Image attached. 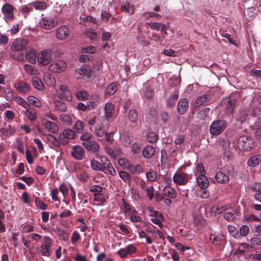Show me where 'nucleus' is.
Listing matches in <instances>:
<instances>
[{"label": "nucleus", "mask_w": 261, "mask_h": 261, "mask_svg": "<svg viewBox=\"0 0 261 261\" xmlns=\"http://www.w3.org/2000/svg\"><path fill=\"white\" fill-rule=\"evenodd\" d=\"M237 147L244 151H249L252 149L254 145V141L253 138L249 136H240L237 141Z\"/></svg>", "instance_id": "1"}, {"label": "nucleus", "mask_w": 261, "mask_h": 261, "mask_svg": "<svg viewBox=\"0 0 261 261\" xmlns=\"http://www.w3.org/2000/svg\"><path fill=\"white\" fill-rule=\"evenodd\" d=\"M226 125V122L224 120L221 119L214 121L210 126V133L213 135H218L225 129Z\"/></svg>", "instance_id": "2"}, {"label": "nucleus", "mask_w": 261, "mask_h": 261, "mask_svg": "<svg viewBox=\"0 0 261 261\" xmlns=\"http://www.w3.org/2000/svg\"><path fill=\"white\" fill-rule=\"evenodd\" d=\"M43 238L44 242L39 247V251L42 255L49 257L53 241L50 237L47 236H44Z\"/></svg>", "instance_id": "3"}, {"label": "nucleus", "mask_w": 261, "mask_h": 261, "mask_svg": "<svg viewBox=\"0 0 261 261\" xmlns=\"http://www.w3.org/2000/svg\"><path fill=\"white\" fill-rule=\"evenodd\" d=\"M191 176L182 172H176L173 176V181L179 185H184L191 179Z\"/></svg>", "instance_id": "4"}, {"label": "nucleus", "mask_w": 261, "mask_h": 261, "mask_svg": "<svg viewBox=\"0 0 261 261\" xmlns=\"http://www.w3.org/2000/svg\"><path fill=\"white\" fill-rule=\"evenodd\" d=\"M55 97L58 99H65L67 101L72 99V94L66 85H61Z\"/></svg>", "instance_id": "5"}, {"label": "nucleus", "mask_w": 261, "mask_h": 261, "mask_svg": "<svg viewBox=\"0 0 261 261\" xmlns=\"http://www.w3.org/2000/svg\"><path fill=\"white\" fill-rule=\"evenodd\" d=\"M57 21L51 17H46L42 18L39 22V25L43 29L49 30L56 26Z\"/></svg>", "instance_id": "6"}, {"label": "nucleus", "mask_w": 261, "mask_h": 261, "mask_svg": "<svg viewBox=\"0 0 261 261\" xmlns=\"http://www.w3.org/2000/svg\"><path fill=\"white\" fill-rule=\"evenodd\" d=\"M51 51L50 50H44L40 53L37 56L38 63L42 65H48L51 61Z\"/></svg>", "instance_id": "7"}, {"label": "nucleus", "mask_w": 261, "mask_h": 261, "mask_svg": "<svg viewBox=\"0 0 261 261\" xmlns=\"http://www.w3.org/2000/svg\"><path fill=\"white\" fill-rule=\"evenodd\" d=\"M28 44V40L25 38L15 39L11 46V49L13 51H20L25 49Z\"/></svg>", "instance_id": "8"}, {"label": "nucleus", "mask_w": 261, "mask_h": 261, "mask_svg": "<svg viewBox=\"0 0 261 261\" xmlns=\"http://www.w3.org/2000/svg\"><path fill=\"white\" fill-rule=\"evenodd\" d=\"M14 7L9 4H5L2 8V12L4 14V19L6 22L12 20L14 18L13 14Z\"/></svg>", "instance_id": "9"}, {"label": "nucleus", "mask_w": 261, "mask_h": 261, "mask_svg": "<svg viewBox=\"0 0 261 261\" xmlns=\"http://www.w3.org/2000/svg\"><path fill=\"white\" fill-rule=\"evenodd\" d=\"M66 68V63L62 60H57L53 62L49 67L51 71L55 73H60L64 71Z\"/></svg>", "instance_id": "10"}, {"label": "nucleus", "mask_w": 261, "mask_h": 261, "mask_svg": "<svg viewBox=\"0 0 261 261\" xmlns=\"http://www.w3.org/2000/svg\"><path fill=\"white\" fill-rule=\"evenodd\" d=\"M71 154L75 159L81 161L84 159L85 151L82 146L75 145L72 148Z\"/></svg>", "instance_id": "11"}, {"label": "nucleus", "mask_w": 261, "mask_h": 261, "mask_svg": "<svg viewBox=\"0 0 261 261\" xmlns=\"http://www.w3.org/2000/svg\"><path fill=\"white\" fill-rule=\"evenodd\" d=\"M69 28L66 25H62L57 30L56 36L58 39L63 40L69 36Z\"/></svg>", "instance_id": "12"}, {"label": "nucleus", "mask_w": 261, "mask_h": 261, "mask_svg": "<svg viewBox=\"0 0 261 261\" xmlns=\"http://www.w3.org/2000/svg\"><path fill=\"white\" fill-rule=\"evenodd\" d=\"M212 98L211 94H204L200 96L197 98L196 100L194 103V106L196 108L199 107L200 106L208 103Z\"/></svg>", "instance_id": "13"}, {"label": "nucleus", "mask_w": 261, "mask_h": 261, "mask_svg": "<svg viewBox=\"0 0 261 261\" xmlns=\"http://www.w3.org/2000/svg\"><path fill=\"white\" fill-rule=\"evenodd\" d=\"M215 178L217 182L219 184H226L229 181V176L222 171H218L215 175Z\"/></svg>", "instance_id": "14"}, {"label": "nucleus", "mask_w": 261, "mask_h": 261, "mask_svg": "<svg viewBox=\"0 0 261 261\" xmlns=\"http://www.w3.org/2000/svg\"><path fill=\"white\" fill-rule=\"evenodd\" d=\"M196 180L198 185L201 189H206L209 186V181L205 175L199 174Z\"/></svg>", "instance_id": "15"}, {"label": "nucleus", "mask_w": 261, "mask_h": 261, "mask_svg": "<svg viewBox=\"0 0 261 261\" xmlns=\"http://www.w3.org/2000/svg\"><path fill=\"white\" fill-rule=\"evenodd\" d=\"M82 145L88 151L95 152L98 151L99 149L98 144L95 141L90 140L89 141H86L82 143Z\"/></svg>", "instance_id": "16"}, {"label": "nucleus", "mask_w": 261, "mask_h": 261, "mask_svg": "<svg viewBox=\"0 0 261 261\" xmlns=\"http://www.w3.org/2000/svg\"><path fill=\"white\" fill-rule=\"evenodd\" d=\"M210 240L214 245H219L225 242V239L224 236L222 234L216 235L211 234Z\"/></svg>", "instance_id": "17"}, {"label": "nucleus", "mask_w": 261, "mask_h": 261, "mask_svg": "<svg viewBox=\"0 0 261 261\" xmlns=\"http://www.w3.org/2000/svg\"><path fill=\"white\" fill-rule=\"evenodd\" d=\"M155 153V149L151 145L146 146L142 150V154L145 158L151 159Z\"/></svg>", "instance_id": "18"}, {"label": "nucleus", "mask_w": 261, "mask_h": 261, "mask_svg": "<svg viewBox=\"0 0 261 261\" xmlns=\"http://www.w3.org/2000/svg\"><path fill=\"white\" fill-rule=\"evenodd\" d=\"M189 101L186 98L180 99L178 103L177 111L180 115L183 114L187 110Z\"/></svg>", "instance_id": "19"}, {"label": "nucleus", "mask_w": 261, "mask_h": 261, "mask_svg": "<svg viewBox=\"0 0 261 261\" xmlns=\"http://www.w3.org/2000/svg\"><path fill=\"white\" fill-rule=\"evenodd\" d=\"M105 116L107 121H110L112 115L114 112V106L111 103H107L105 107Z\"/></svg>", "instance_id": "20"}, {"label": "nucleus", "mask_w": 261, "mask_h": 261, "mask_svg": "<svg viewBox=\"0 0 261 261\" xmlns=\"http://www.w3.org/2000/svg\"><path fill=\"white\" fill-rule=\"evenodd\" d=\"M261 162V154H257L251 156L247 161V165L250 167H256Z\"/></svg>", "instance_id": "21"}, {"label": "nucleus", "mask_w": 261, "mask_h": 261, "mask_svg": "<svg viewBox=\"0 0 261 261\" xmlns=\"http://www.w3.org/2000/svg\"><path fill=\"white\" fill-rule=\"evenodd\" d=\"M55 107L56 111L65 112L67 110V106L62 99L55 97Z\"/></svg>", "instance_id": "22"}, {"label": "nucleus", "mask_w": 261, "mask_h": 261, "mask_svg": "<svg viewBox=\"0 0 261 261\" xmlns=\"http://www.w3.org/2000/svg\"><path fill=\"white\" fill-rule=\"evenodd\" d=\"M24 115L30 121H34L37 118L36 110L34 108L30 107L25 110Z\"/></svg>", "instance_id": "23"}, {"label": "nucleus", "mask_w": 261, "mask_h": 261, "mask_svg": "<svg viewBox=\"0 0 261 261\" xmlns=\"http://www.w3.org/2000/svg\"><path fill=\"white\" fill-rule=\"evenodd\" d=\"M102 166V171L104 172L105 170H107L109 174L112 176H115L116 175V171L112 166L110 161H108L103 164H101Z\"/></svg>", "instance_id": "24"}, {"label": "nucleus", "mask_w": 261, "mask_h": 261, "mask_svg": "<svg viewBox=\"0 0 261 261\" xmlns=\"http://www.w3.org/2000/svg\"><path fill=\"white\" fill-rule=\"evenodd\" d=\"M105 119H103L99 125L96 126L95 128V134L98 137H103L106 133L105 126L103 125V122Z\"/></svg>", "instance_id": "25"}, {"label": "nucleus", "mask_w": 261, "mask_h": 261, "mask_svg": "<svg viewBox=\"0 0 261 261\" xmlns=\"http://www.w3.org/2000/svg\"><path fill=\"white\" fill-rule=\"evenodd\" d=\"M45 126L50 132L53 134L57 133L59 130L58 125L54 122L47 121L45 123Z\"/></svg>", "instance_id": "26"}, {"label": "nucleus", "mask_w": 261, "mask_h": 261, "mask_svg": "<svg viewBox=\"0 0 261 261\" xmlns=\"http://www.w3.org/2000/svg\"><path fill=\"white\" fill-rule=\"evenodd\" d=\"M91 70L90 67L87 65H83L79 69L78 73L79 74L83 76H86L87 77H90Z\"/></svg>", "instance_id": "27"}, {"label": "nucleus", "mask_w": 261, "mask_h": 261, "mask_svg": "<svg viewBox=\"0 0 261 261\" xmlns=\"http://www.w3.org/2000/svg\"><path fill=\"white\" fill-rule=\"evenodd\" d=\"M163 195L164 197H167L170 198H174L176 196V193L174 190L170 188L169 187H166L162 191Z\"/></svg>", "instance_id": "28"}, {"label": "nucleus", "mask_w": 261, "mask_h": 261, "mask_svg": "<svg viewBox=\"0 0 261 261\" xmlns=\"http://www.w3.org/2000/svg\"><path fill=\"white\" fill-rule=\"evenodd\" d=\"M36 51L34 49H30L26 53L27 60L31 63L34 64L36 62Z\"/></svg>", "instance_id": "29"}, {"label": "nucleus", "mask_w": 261, "mask_h": 261, "mask_svg": "<svg viewBox=\"0 0 261 261\" xmlns=\"http://www.w3.org/2000/svg\"><path fill=\"white\" fill-rule=\"evenodd\" d=\"M32 83L34 87L39 90H42L44 88L43 84L40 78L34 76L32 79Z\"/></svg>", "instance_id": "30"}, {"label": "nucleus", "mask_w": 261, "mask_h": 261, "mask_svg": "<svg viewBox=\"0 0 261 261\" xmlns=\"http://www.w3.org/2000/svg\"><path fill=\"white\" fill-rule=\"evenodd\" d=\"M46 140L48 143L51 144L54 147H59V142L58 139L56 138L51 134H48L46 135Z\"/></svg>", "instance_id": "31"}, {"label": "nucleus", "mask_w": 261, "mask_h": 261, "mask_svg": "<svg viewBox=\"0 0 261 261\" xmlns=\"http://www.w3.org/2000/svg\"><path fill=\"white\" fill-rule=\"evenodd\" d=\"M128 169L132 174H139L143 171V168L140 164H137L135 166L133 165H128Z\"/></svg>", "instance_id": "32"}, {"label": "nucleus", "mask_w": 261, "mask_h": 261, "mask_svg": "<svg viewBox=\"0 0 261 261\" xmlns=\"http://www.w3.org/2000/svg\"><path fill=\"white\" fill-rule=\"evenodd\" d=\"M148 26L152 30H155L158 31L167 30L166 25L159 22L148 23Z\"/></svg>", "instance_id": "33"}, {"label": "nucleus", "mask_w": 261, "mask_h": 261, "mask_svg": "<svg viewBox=\"0 0 261 261\" xmlns=\"http://www.w3.org/2000/svg\"><path fill=\"white\" fill-rule=\"evenodd\" d=\"M117 89V86L116 83H113L107 86L105 90V93L107 95H112L116 92Z\"/></svg>", "instance_id": "34"}, {"label": "nucleus", "mask_w": 261, "mask_h": 261, "mask_svg": "<svg viewBox=\"0 0 261 261\" xmlns=\"http://www.w3.org/2000/svg\"><path fill=\"white\" fill-rule=\"evenodd\" d=\"M16 90L20 93H25L30 90V87L27 83L21 82L18 84Z\"/></svg>", "instance_id": "35"}, {"label": "nucleus", "mask_w": 261, "mask_h": 261, "mask_svg": "<svg viewBox=\"0 0 261 261\" xmlns=\"http://www.w3.org/2000/svg\"><path fill=\"white\" fill-rule=\"evenodd\" d=\"M71 186H72L69 184L63 182L60 185L58 190H59L65 197L68 194V191Z\"/></svg>", "instance_id": "36"}, {"label": "nucleus", "mask_w": 261, "mask_h": 261, "mask_svg": "<svg viewBox=\"0 0 261 261\" xmlns=\"http://www.w3.org/2000/svg\"><path fill=\"white\" fill-rule=\"evenodd\" d=\"M44 81L49 87H54L56 85V80L51 74H47L44 76Z\"/></svg>", "instance_id": "37"}, {"label": "nucleus", "mask_w": 261, "mask_h": 261, "mask_svg": "<svg viewBox=\"0 0 261 261\" xmlns=\"http://www.w3.org/2000/svg\"><path fill=\"white\" fill-rule=\"evenodd\" d=\"M85 124L81 120L76 121L73 128L74 132L77 133H82L84 131Z\"/></svg>", "instance_id": "38"}, {"label": "nucleus", "mask_w": 261, "mask_h": 261, "mask_svg": "<svg viewBox=\"0 0 261 261\" xmlns=\"http://www.w3.org/2000/svg\"><path fill=\"white\" fill-rule=\"evenodd\" d=\"M56 233L57 235L60 237L61 240L65 242H66L68 240L69 234L66 230L60 228H57Z\"/></svg>", "instance_id": "39"}, {"label": "nucleus", "mask_w": 261, "mask_h": 261, "mask_svg": "<svg viewBox=\"0 0 261 261\" xmlns=\"http://www.w3.org/2000/svg\"><path fill=\"white\" fill-rule=\"evenodd\" d=\"M31 5L34 6L37 10H44L47 8V4L44 2L36 1L32 2Z\"/></svg>", "instance_id": "40"}, {"label": "nucleus", "mask_w": 261, "mask_h": 261, "mask_svg": "<svg viewBox=\"0 0 261 261\" xmlns=\"http://www.w3.org/2000/svg\"><path fill=\"white\" fill-rule=\"evenodd\" d=\"M159 138V136L156 133L150 132L146 135V140L150 143L156 142Z\"/></svg>", "instance_id": "41"}, {"label": "nucleus", "mask_w": 261, "mask_h": 261, "mask_svg": "<svg viewBox=\"0 0 261 261\" xmlns=\"http://www.w3.org/2000/svg\"><path fill=\"white\" fill-rule=\"evenodd\" d=\"M89 177V174L83 170L80 171L76 176L77 178L83 183L87 182Z\"/></svg>", "instance_id": "42"}, {"label": "nucleus", "mask_w": 261, "mask_h": 261, "mask_svg": "<svg viewBox=\"0 0 261 261\" xmlns=\"http://www.w3.org/2000/svg\"><path fill=\"white\" fill-rule=\"evenodd\" d=\"M128 118L130 122L133 123L137 122L138 119V116L137 111L134 109L130 110L128 114Z\"/></svg>", "instance_id": "43"}, {"label": "nucleus", "mask_w": 261, "mask_h": 261, "mask_svg": "<svg viewBox=\"0 0 261 261\" xmlns=\"http://www.w3.org/2000/svg\"><path fill=\"white\" fill-rule=\"evenodd\" d=\"M90 166L91 168L95 171H102L101 163L94 159L91 160Z\"/></svg>", "instance_id": "44"}, {"label": "nucleus", "mask_w": 261, "mask_h": 261, "mask_svg": "<svg viewBox=\"0 0 261 261\" xmlns=\"http://www.w3.org/2000/svg\"><path fill=\"white\" fill-rule=\"evenodd\" d=\"M62 133L69 140L75 138V132L71 129H64Z\"/></svg>", "instance_id": "45"}, {"label": "nucleus", "mask_w": 261, "mask_h": 261, "mask_svg": "<svg viewBox=\"0 0 261 261\" xmlns=\"http://www.w3.org/2000/svg\"><path fill=\"white\" fill-rule=\"evenodd\" d=\"M121 10L122 11L127 13L129 14H133L134 13V9L130 7V5L128 3H124L122 4Z\"/></svg>", "instance_id": "46"}, {"label": "nucleus", "mask_w": 261, "mask_h": 261, "mask_svg": "<svg viewBox=\"0 0 261 261\" xmlns=\"http://www.w3.org/2000/svg\"><path fill=\"white\" fill-rule=\"evenodd\" d=\"M15 101L17 104L25 109V110L30 107L29 103L21 97H17Z\"/></svg>", "instance_id": "47"}, {"label": "nucleus", "mask_w": 261, "mask_h": 261, "mask_svg": "<svg viewBox=\"0 0 261 261\" xmlns=\"http://www.w3.org/2000/svg\"><path fill=\"white\" fill-rule=\"evenodd\" d=\"M248 116V112L245 110H242L240 111L237 119L240 122L243 123L246 120Z\"/></svg>", "instance_id": "48"}, {"label": "nucleus", "mask_w": 261, "mask_h": 261, "mask_svg": "<svg viewBox=\"0 0 261 261\" xmlns=\"http://www.w3.org/2000/svg\"><path fill=\"white\" fill-rule=\"evenodd\" d=\"M28 100L30 104L37 107H39L40 106V103L39 101L38 98L34 96H29L28 97Z\"/></svg>", "instance_id": "49"}, {"label": "nucleus", "mask_w": 261, "mask_h": 261, "mask_svg": "<svg viewBox=\"0 0 261 261\" xmlns=\"http://www.w3.org/2000/svg\"><path fill=\"white\" fill-rule=\"evenodd\" d=\"M210 111V109L209 108H205L198 113V117L201 119H204L208 115Z\"/></svg>", "instance_id": "50"}, {"label": "nucleus", "mask_w": 261, "mask_h": 261, "mask_svg": "<svg viewBox=\"0 0 261 261\" xmlns=\"http://www.w3.org/2000/svg\"><path fill=\"white\" fill-rule=\"evenodd\" d=\"M60 120L68 125H69L72 123V120L71 117L69 115L65 114L61 115Z\"/></svg>", "instance_id": "51"}, {"label": "nucleus", "mask_w": 261, "mask_h": 261, "mask_svg": "<svg viewBox=\"0 0 261 261\" xmlns=\"http://www.w3.org/2000/svg\"><path fill=\"white\" fill-rule=\"evenodd\" d=\"M102 188L101 187L98 186V185H92L90 188V191L91 192L93 193L94 195L95 194L97 195L102 192Z\"/></svg>", "instance_id": "52"}, {"label": "nucleus", "mask_w": 261, "mask_h": 261, "mask_svg": "<svg viewBox=\"0 0 261 261\" xmlns=\"http://www.w3.org/2000/svg\"><path fill=\"white\" fill-rule=\"evenodd\" d=\"M35 203L36 206L42 210H45L47 208V205L44 203H43L39 198H36L35 200Z\"/></svg>", "instance_id": "53"}, {"label": "nucleus", "mask_w": 261, "mask_h": 261, "mask_svg": "<svg viewBox=\"0 0 261 261\" xmlns=\"http://www.w3.org/2000/svg\"><path fill=\"white\" fill-rule=\"evenodd\" d=\"M120 177L124 181H130L132 179L130 174L126 172L121 171L119 172Z\"/></svg>", "instance_id": "54"}, {"label": "nucleus", "mask_w": 261, "mask_h": 261, "mask_svg": "<svg viewBox=\"0 0 261 261\" xmlns=\"http://www.w3.org/2000/svg\"><path fill=\"white\" fill-rule=\"evenodd\" d=\"M58 140L59 142V146L61 145H66L69 143V140L65 138V136L63 135V133H61L59 135Z\"/></svg>", "instance_id": "55"}, {"label": "nucleus", "mask_w": 261, "mask_h": 261, "mask_svg": "<svg viewBox=\"0 0 261 261\" xmlns=\"http://www.w3.org/2000/svg\"><path fill=\"white\" fill-rule=\"evenodd\" d=\"M24 69L26 72L30 75L35 74V67L30 64H25L23 66Z\"/></svg>", "instance_id": "56"}, {"label": "nucleus", "mask_w": 261, "mask_h": 261, "mask_svg": "<svg viewBox=\"0 0 261 261\" xmlns=\"http://www.w3.org/2000/svg\"><path fill=\"white\" fill-rule=\"evenodd\" d=\"M82 51L86 54H94L96 51V48L94 46H88L82 48Z\"/></svg>", "instance_id": "57"}, {"label": "nucleus", "mask_w": 261, "mask_h": 261, "mask_svg": "<svg viewBox=\"0 0 261 261\" xmlns=\"http://www.w3.org/2000/svg\"><path fill=\"white\" fill-rule=\"evenodd\" d=\"M122 201L123 202V205L121 207V210L124 213H128V212L130 210L132 206H130L124 198L122 199Z\"/></svg>", "instance_id": "58"}, {"label": "nucleus", "mask_w": 261, "mask_h": 261, "mask_svg": "<svg viewBox=\"0 0 261 261\" xmlns=\"http://www.w3.org/2000/svg\"><path fill=\"white\" fill-rule=\"evenodd\" d=\"M197 195L203 199H206L209 197L210 194L208 190L201 189V190L198 192Z\"/></svg>", "instance_id": "59"}, {"label": "nucleus", "mask_w": 261, "mask_h": 261, "mask_svg": "<svg viewBox=\"0 0 261 261\" xmlns=\"http://www.w3.org/2000/svg\"><path fill=\"white\" fill-rule=\"evenodd\" d=\"M106 255L104 252L98 254L96 257V261H112L113 259L110 257H106Z\"/></svg>", "instance_id": "60"}, {"label": "nucleus", "mask_w": 261, "mask_h": 261, "mask_svg": "<svg viewBox=\"0 0 261 261\" xmlns=\"http://www.w3.org/2000/svg\"><path fill=\"white\" fill-rule=\"evenodd\" d=\"M146 177L151 181H154L157 177V173L155 171H149L147 172Z\"/></svg>", "instance_id": "61"}, {"label": "nucleus", "mask_w": 261, "mask_h": 261, "mask_svg": "<svg viewBox=\"0 0 261 261\" xmlns=\"http://www.w3.org/2000/svg\"><path fill=\"white\" fill-rule=\"evenodd\" d=\"M153 190L154 188L152 186L147 187L145 189V191L146 192L147 196L150 200H151L154 197Z\"/></svg>", "instance_id": "62"}, {"label": "nucleus", "mask_w": 261, "mask_h": 261, "mask_svg": "<svg viewBox=\"0 0 261 261\" xmlns=\"http://www.w3.org/2000/svg\"><path fill=\"white\" fill-rule=\"evenodd\" d=\"M4 130L6 132L7 136H10L14 134L15 128L10 124H9L6 128L4 129Z\"/></svg>", "instance_id": "63"}, {"label": "nucleus", "mask_w": 261, "mask_h": 261, "mask_svg": "<svg viewBox=\"0 0 261 261\" xmlns=\"http://www.w3.org/2000/svg\"><path fill=\"white\" fill-rule=\"evenodd\" d=\"M88 96L87 92L84 90H80L76 93V97L80 100H84Z\"/></svg>", "instance_id": "64"}]
</instances>
